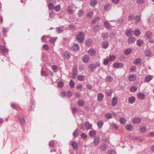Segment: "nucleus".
I'll return each instance as SVG.
<instances>
[{
    "label": "nucleus",
    "instance_id": "1",
    "mask_svg": "<svg viewBox=\"0 0 154 154\" xmlns=\"http://www.w3.org/2000/svg\"><path fill=\"white\" fill-rule=\"evenodd\" d=\"M100 66V63L99 61H97L95 63H91L89 64L88 68L89 70L91 72H93L97 67Z\"/></svg>",
    "mask_w": 154,
    "mask_h": 154
},
{
    "label": "nucleus",
    "instance_id": "2",
    "mask_svg": "<svg viewBox=\"0 0 154 154\" xmlns=\"http://www.w3.org/2000/svg\"><path fill=\"white\" fill-rule=\"evenodd\" d=\"M84 32H81L77 34L76 39L78 42L79 43H82L84 41Z\"/></svg>",
    "mask_w": 154,
    "mask_h": 154
},
{
    "label": "nucleus",
    "instance_id": "3",
    "mask_svg": "<svg viewBox=\"0 0 154 154\" xmlns=\"http://www.w3.org/2000/svg\"><path fill=\"white\" fill-rule=\"evenodd\" d=\"M113 66L116 68H122L124 66V65L122 63L116 62L113 64Z\"/></svg>",
    "mask_w": 154,
    "mask_h": 154
},
{
    "label": "nucleus",
    "instance_id": "4",
    "mask_svg": "<svg viewBox=\"0 0 154 154\" xmlns=\"http://www.w3.org/2000/svg\"><path fill=\"white\" fill-rule=\"evenodd\" d=\"M137 77V76L135 74H132L129 76L128 79L131 82H134L136 80Z\"/></svg>",
    "mask_w": 154,
    "mask_h": 154
},
{
    "label": "nucleus",
    "instance_id": "5",
    "mask_svg": "<svg viewBox=\"0 0 154 154\" xmlns=\"http://www.w3.org/2000/svg\"><path fill=\"white\" fill-rule=\"evenodd\" d=\"M79 45L77 43H75L71 48L72 50L75 51L79 49Z\"/></svg>",
    "mask_w": 154,
    "mask_h": 154
},
{
    "label": "nucleus",
    "instance_id": "6",
    "mask_svg": "<svg viewBox=\"0 0 154 154\" xmlns=\"http://www.w3.org/2000/svg\"><path fill=\"white\" fill-rule=\"evenodd\" d=\"M63 58L67 60L69 59L71 57L69 53L66 51L63 53Z\"/></svg>",
    "mask_w": 154,
    "mask_h": 154
},
{
    "label": "nucleus",
    "instance_id": "7",
    "mask_svg": "<svg viewBox=\"0 0 154 154\" xmlns=\"http://www.w3.org/2000/svg\"><path fill=\"white\" fill-rule=\"evenodd\" d=\"M90 57L88 55H85L82 58V60L83 62L86 63L89 61Z\"/></svg>",
    "mask_w": 154,
    "mask_h": 154
},
{
    "label": "nucleus",
    "instance_id": "8",
    "mask_svg": "<svg viewBox=\"0 0 154 154\" xmlns=\"http://www.w3.org/2000/svg\"><path fill=\"white\" fill-rule=\"evenodd\" d=\"M107 147V145L105 143H103L100 145V151H104L106 150Z\"/></svg>",
    "mask_w": 154,
    "mask_h": 154
},
{
    "label": "nucleus",
    "instance_id": "9",
    "mask_svg": "<svg viewBox=\"0 0 154 154\" xmlns=\"http://www.w3.org/2000/svg\"><path fill=\"white\" fill-rule=\"evenodd\" d=\"M100 140V137H95L94 139L93 143L95 146H97L99 144Z\"/></svg>",
    "mask_w": 154,
    "mask_h": 154
},
{
    "label": "nucleus",
    "instance_id": "10",
    "mask_svg": "<svg viewBox=\"0 0 154 154\" xmlns=\"http://www.w3.org/2000/svg\"><path fill=\"white\" fill-rule=\"evenodd\" d=\"M66 11L69 14H72L73 12V6L72 5L69 6L66 9Z\"/></svg>",
    "mask_w": 154,
    "mask_h": 154
},
{
    "label": "nucleus",
    "instance_id": "11",
    "mask_svg": "<svg viewBox=\"0 0 154 154\" xmlns=\"http://www.w3.org/2000/svg\"><path fill=\"white\" fill-rule=\"evenodd\" d=\"M136 40L135 37L133 36L130 37L128 39V43L129 44H131L134 42Z\"/></svg>",
    "mask_w": 154,
    "mask_h": 154
},
{
    "label": "nucleus",
    "instance_id": "12",
    "mask_svg": "<svg viewBox=\"0 0 154 154\" xmlns=\"http://www.w3.org/2000/svg\"><path fill=\"white\" fill-rule=\"evenodd\" d=\"M88 53L91 56H94L96 54V51L94 49L91 48L88 50Z\"/></svg>",
    "mask_w": 154,
    "mask_h": 154
},
{
    "label": "nucleus",
    "instance_id": "13",
    "mask_svg": "<svg viewBox=\"0 0 154 154\" xmlns=\"http://www.w3.org/2000/svg\"><path fill=\"white\" fill-rule=\"evenodd\" d=\"M141 119L139 117L134 118L133 119V122L134 124H138L141 122Z\"/></svg>",
    "mask_w": 154,
    "mask_h": 154
},
{
    "label": "nucleus",
    "instance_id": "14",
    "mask_svg": "<svg viewBox=\"0 0 154 154\" xmlns=\"http://www.w3.org/2000/svg\"><path fill=\"white\" fill-rule=\"evenodd\" d=\"M0 51L3 53H6L8 51V50L2 45H0Z\"/></svg>",
    "mask_w": 154,
    "mask_h": 154
},
{
    "label": "nucleus",
    "instance_id": "15",
    "mask_svg": "<svg viewBox=\"0 0 154 154\" xmlns=\"http://www.w3.org/2000/svg\"><path fill=\"white\" fill-rule=\"evenodd\" d=\"M85 127L87 130H89L91 128L92 125L88 122H87L85 124Z\"/></svg>",
    "mask_w": 154,
    "mask_h": 154
},
{
    "label": "nucleus",
    "instance_id": "16",
    "mask_svg": "<svg viewBox=\"0 0 154 154\" xmlns=\"http://www.w3.org/2000/svg\"><path fill=\"white\" fill-rule=\"evenodd\" d=\"M117 102V100L116 97H113L112 100V105L113 106H115L116 105Z\"/></svg>",
    "mask_w": 154,
    "mask_h": 154
},
{
    "label": "nucleus",
    "instance_id": "17",
    "mask_svg": "<svg viewBox=\"0 0 154 154\" xmlns=\"http://www.w3.org/2000/svg\"><path fill=\"white\" fill-rule=\"evenodd\" d=\"M104 24L105 27L107 29H110L112 27V26L110 23H108L107 21H104Z\"/></svg>",
    "mask_w": 154,
    "mask_h": 154
},
{
    "label": "nucleus",
    "instance_id": "18",
    "mask_svg": "<svg viewBox=\"0 0 154 154\" xmlns=\"http://www.w3.org/2000/svg\"><path fill=\"white\" fill-rule=\"evenodd\" d=\"M138 98L141 100L143 99L145 97L144 94L142 93H139L137 95Z\"/></svg>",
    "mask_w": 154,
    "mask_h": 154
},
{
    "label": "nucleus",
    "instance_id": "19",
    "mask_svg": "<svg viewBox=\"0 0 154 154\" xmlns=\"http://www.w3.org/2000/svg\"><path fill=\"white\" fill-rule=\"evenodd\" d=\"M103 97L104 95L102 93H100L97 95V100L98 101H101L103 99Z\"/></svg>",
    "mask_w": 154,
    "mask_h": 154
},
{
    "label": "nucleus",
    "instance_id": "20",
    "mask_svg": "<svg viewBox=\"0 0 154 154\" xmlns=\"http://www.w3.org/2000/svg\"><path fill=\"white\" fill-rule=\"evenodd\" d=\"M105 80L107 82H111L112 81L113 78L112 76L109 75L106 77Z\"/></svg>",
    "mask_w": 154,
    "mask_h": 154
},
{
    "label": "nucleus",
    "instance_id": "21",
    "mask_svg": "<svg viewBox=\"0 0 154 154\" xmlns=\"http://www.w3.org/2000/svg\"><path fill=\"white\" fill-rule=\"evenodd\" d=\"M135 100V98L133 96L129 97L128 99V102L132 104L134 103Z\"/></svg>",
    "mask_w": 154,
    "mask_h": 154
},
{
    "label": "nucleus",
    "instance_id": "22",
    "mask_svg": "<svg viewBox=\"0 0 154 154\" xmlns=\"http://www.w3.org/2000/svg\"><path fill=\"white\" fill-rule=\"evenodd\" d=\"M89 134L91 137H94L96 135V132L95 131H91L89 132Z\"/></svg>",
    "mask_w": 154,
    "mask_h": 154
},
{
    "label": "nucleus",
    "instance_id": "23",
    "mask_svg": "<svg viewBox=\"0 0 154 154\" xmlns=\"http://www.w3.org/2000/svg\"><path fill=\"white\" fill-rule=\"evenodd\" d=\"M143 42L141 39L138 40L137 41V44L138 46H141L143 45Z\"/></svg>",
    "mask_w": 154,
    "mask_h": 154
},
{
    "label": "nucleus",
    "instance_id": "24",
    "mask_svg": "<svg viewBox=\"0 0 154 154\" xmlns=\"http://www.w3.org/2000/svg\"><path fill=\"white\" fill-rule=\"evenodd\" d=\"M71 145L74 149H76L78 148V144L74 141H73L72 142Z\"/></svg>",
    "mask_w": 154,
    "mask_h": 154
},
{
    "label": "nucleus",
    "instance_id": "25",
    "mask_svg": "<svg viewBox=\"0 0 154 154\" xmlns=\"http://www.w3.org/2000/svg\"><path fill=\"white\" fill-rule=\"evenodd\" d=\"M153 78L152 76L149 75L146 76L145 78V81L148 82L150 81Z\"/></svg>",
    "mask_w": 154,
    "mask_h": 154
},
{
    "label": "nucleus",
    "instance_id": "26",
    "mask_svg": "<svg viewBox=\"0 0 154 154\" xmlns=\"http://www.w3.org/2000/svg\"><path fill=\"white\" fill-rule=\"evenodd\" d=\"M79 134V130L78 128H76V129L74 131L73 133V135L74 137H76L78 136Z\"/></svg>",
    "mask_w": 154,
    "mask_h": 154
},
{
    "label": "nucleus",
    "instance_id": "27",
    "mask_svg": "<svg viewBox=\"0 0 154 154\" xmlns=\"http://www.w3.org/2000/svg\"><path fill=\"white\" fill-rule=\"evenodd\" d=\"M52 68L54 72H56L58 71V68L56 65H53L52 66Z\"/></svg>",
    "mask_w": 154,
    "mask_h": 154
},
{
    "label": "nucleus",
    "instance_id": "28",
    "mask_svg": "<svg viewBox=\"0 0 154 154\" xmlns=\"http://www.w3.org/2000/svg\"><path fill=\"white\" fill-rule=\"evenodd\" d=\"M126 128L127 130L131 131L133 130V127L132 125L129 124L126 126Z\"/></svg>",
    "mask_w": 154,
    "mask_h": 154
},
{
    "label": "nucleus",
    "instance_id": "29",
    "mask_svg": "<svg viewBox=\"0 0 154 154\" xmlns=\"http://www.w3.org/2000/svg\"><path fill=\"white\" fill-rule=\"evenodd\" d=\"M99 25L97 24L94 27L93 31L94 32H96L100 29V27Z\"/></svg>",
    "mask_w": 154,
    "mask_h": 154
},
{
    "label": "nucleus",
    "instance_id": "30",
    "mask_svg": "<svg viewBox=\"0 0 154 154\" xmlns=\"http://www.w3.org/2000/svg\"><path fill=\"white\" fill-rule=\"evenodd\" d=\"M111 8V6L109 4H108L104 6V9L106 11H107L110 10Z\"/></svg>",
    "mask_w": 154,
    "mask_h": 154
},
{
    "label": "nucleus",
    "instance_id": "31",
    "mask_svg": "<svg viewBox=\"0 0 154 154\" xmlns=\"http://www.w3.org/2000/svg\"><path fill=\"white\" fill-rule=\"evenodd\" d=\"M112 115L110 113H109L106 114L105 115V117L106 118L108 119H111L112 118Z\"/></svg>",
    "mask_w": 154,
    "mask_h": 154
},
{
    "label": "nucleus",
    "instance_id": "32",
    "mask_svg": "<svg viewBox=\"0 0 154 154\" xmlns=\"http://www.w3.org/2000/svg\"><path fill=\"white\" fill-rule=\"evenodd\" d=\"M56 31L57 33H60L63 31V29L61 27H58L56 28Z\"/></svg>",
    "mask_w": 154,
    "mask_h": 154
},
{
    "label": "nucleus",
    "instance_id": "33",
    "mask_svg": "<svg viewBox=\"0 0 154 154\" xmlns=\"http://www.w3.org/2000/svg\"><path fill=\"white\" fill-rule=\"evenodd\" d=\"M145 36L147 38H150V37L152 36V33L149 31H147L146 33L145 34Z\"/></svg>",
    "mask_w": 154,
    "mask_h": 154
},
{
    "label": "nucleus",
    "instance_id": "34",
    "mask_svg": "<svg viewBox=\"0 0 154 154\" xmlns=\"http://www.w3.org/2000/svg\"><path fill=\"white\" fill-rule=\"evenodd\" d=\"M145 53L146 57H148L151 54V52L149 49H147Z\"/></svg>",
    "mask_w": 154,
    "mask_h": 154
},
{
    "label": "nucleus",
    "instance_id": "35",
    "mask_svg": "<svg viewBox=\"0 0 154 154\" xmlns=\"http://www.w3.org/2000/svg\"><path fill=\"white\" fill-rule=\"evenodd\" d=\"M77 103L79 106H83L84 104V102L83 100H81L78 101Z\"/></svg>",
    "mask_w": 154,
    "mask_h": 154
},
{
    "label": "nucleus",
    "instance_id": "36",
    "mask_svg": "<svg viewBox=\"0 0 154 154\" xmlns=\"http://www.w3.org/2000/svg\"><path fill=\"white\" fill-rule=\"evenodd\" d=\"M110 128L114 130H117L118 129L117 126L115 124L111 125L110 126Z\"/></svg>",
    "mask_w": 154,
    "mask_h": 154
},
{
    "label": "nucleus",
    "instance_id": "37",
    "mask_svg": "<svg viewBox=\"0 0 154 154\" xmlns=\"http://www.w3.org/2000/svg\"><path fill=\"white\" fill-rule=\"evenodd\" d=\"M97 3V0H92L90 2V4L92 7H94Z\"/></svg>",
    "mask_w": 154,
    "mask_h": 154
},
{
    "label": "nucleus",
    "instance_id": "38",
    "mask_svg": "<svg viewBox=\"0 0 154 154\" xmlns=\"http://www.w3.org/2000/svg\"><path fill=\"white\" fill-rule=\"evenodd\" d=\"M112 91L111 90H107L106 91V95L108 96H110L111 95L112 93Z\"/></svg>",
    "mask_w": 154,
    "mask_h": 154
},
{
    "label": "nucleus",
    "instance_id": "39",
    "mask_svg": "<svg viewBox=\"0 0 154 154\" xmlns=\"http://www.w3.org/2000/svg\"><path fill=\"white\" fill-rule=\"evenodd\" d=\"M141 61V60L140 59V58H138L134 62V63L135 65H138L139 63H140Z\"/></svg>",
    "mask_w": 154,
    "mask_h": 154
},
{
    "label": "nucleus",
    "instance_id": "40",
    "mask_svg": "<svg viewBox=\"0 0 154 154\" xmlns=\"http://www.w3.org/2000/svg\"><path fill=\"white\" fill-rule=\"evenodd\" d=\"M140 33V31L138 29H136L134 31V35L136 36H139Z\"/></svg>",
    "mask_w": 154,
    "mask_h": 154
},
{
    "label": "nucleus",
    "instance_id": "41",
    "mask_svg": "<svg viewBox=\"0 0 154 154\" xmlns=\"http://www.w3.org/2000/svg\"><path fill=\"white\" fill-rule=\"evenodd\" d=\"M85 77L84 75H79L78 77V79L79 81H82L84 80Z\"/></svg>",
    "mask_w": 154,
    "mask_h": 154
},
{
    "label": "nucleus",
    "instance_id": "42",
    "mask_svg": "<svg viewBox=\"0 0 154 154\" xmlns=\"http://www.w3.org/2000/svg\"><path fill=\"white\" fill-rule=\"evenodd\" d=\"M99 19L98 17H95L94 19L91 22V24H94L96 23V22H97L99 20Z\"/></svg>",
    "mask_w": 154,
    "mask_h": 154
},
{
    "label": "nucleus",
    "instance_id": "43",
    "mask_svg": "<svg viewBox=\"0 0 154 154\" xmlns=\"http://www.w3.org/2000/svg\"><path fill=\"white\" fill-rule=\"evenodd\" d=\"M110 61H112L116 59V57L114 55H111L109 57L108 59Z\"/></svg>",
    "mask_w": 154,
    "mask_h": 154
},
{
    "label": "nucleus",
    "instance_id": "44",
    "mask_svg": "<svg viewBox=\"0 0 154 154\" xmlns=\"http://www.w3.org/2000/svg\"><path fill=\"white\" fill-rule=\"evenodd\" d=\"M97 124L98 128H101L103 125V122L102 121H99Z\"/></svg>",
    "mask_w": 154,
    "mask_h": 154
},
{
    "label": "nucleus",
    "instance_id": "45",
    "mask_svg": "<svg viewBox=\"0 0 154 154\" xmlns=\"http://www.w3.org/2000/svg\"><path fill=\"white\" fill-rule=\"evenodd\" d=\"M69 85L71 88H72L74 87L75 85V82L72 80H70L69 83Z\"/></svg>",
    "mask_w": 154,
    "mask_h": 154
},
{
    "label": "nucleus",
    "instance_id": "46",
    "mask_svg": "<svg viewBox=\"0 0 154 154\" xmlns=\"http://www.w3.org/2000/svg\"><path fill=\"white\" fill-rule=\"evenodd\" d=\"M137 90V87L135 86H133L130 88V91L132 92H134Z\"/></svg>",
    "mask_w": 154,
    "mask_h": 154
},
{
    "label": "nucleus",
    "instance_id": "47",
    "mask_svg": "<svg viewBox=\"0 0 154 154\" xmlns=\"http://www.w3.org/2000/svg\"><path fill=\"white\" fill-rule=\"evenodd\" d=\"M93 12L92 11H90L88 14L87 16L88 18H90L93 16Z\"/></svg>",
    "mask_w": 154,
    "mask_h": 154
},
{
    "label": "nucleus",
    "instance_id": "48",
    "mask_svg": "<svg viewBox=\"0 0 154 154\" xmlns=\"http://www.w3.org/2000/svg\"><path fill=\"white\" fill-rule=\"evenodd\" d=\"M131 50L130 49H127L125 50L124 52L125 54L126 55H128L131 53Z\"/></svg>",
    "mask_w": 154,
    "mask_h": 154
},
{
    "label": "nucleus",
    "instance_id": "49",
    "mask_svg": "<svg viewBox=\"0 0 154 154\" xmlns=\"http://www.w3.org/2000/svg\"><path fill=\"white\" fill-rule=\"evenodd\" d=\"M55 10L56 11H59L61 10V7L60 5H56L55 8Z\"/></svg>",
    "mask_w": 154,
    "mask_h": 154
},
{
    "label": "nucleus",
    "instance_id": "50",
    "mask_svg": "<svg viewBox=\"0 0 154 154\" xmlns=\"http://www.w3.org/2000/svg\"><path fill=\"white\" fill-rule=\"evenodd\" d=\"M19 119L20 124L23 125H24L25 124V122L23 118H20Z\"/></svg>",
    "mask_w": 154,
    "mask_h": 154
},
{
    "label": "nucleus",
    "instance_id": "51",
    "mask_svg": "<svg viewBox=\"0 0 154 154\" xmlns=\"http://www.w3.org/2000/svg\"><path fill=\"white\" fill-rule=\"evenodd\" d=\"M108 59H104L103 60V64L104 65H107L109 62Z\"/></svg>",
    "mask_w": 154,
    "mask_h": 154
},
{
    "label": "nucleus",
    "instance_id": "52",
    "mask_svg": "<svg viewBox=\"0 0 154 154\" xmlns=\"http://www.w3.org/2000/svg\"><path fill=\"white\" fill-rule=\"evenodd\" d=\"M108 46V44L107 42H104L103 43L102 46L104 48H106Z\"/></svg>",
    "mask_w": 154,
    "mask_h": 154
},
{
    "label": "nucleus",
    "instance_id": "53",
    "mask_svg": "<svg viewBox=\"0 0 154 154\" xmlns=\"http://www.w3.org/2000/svg\"><path fill=\"white\" fill-rule=\"evenodd\" d=\"M57 85L59 88H61L63 86V83L62 81L59 82L57 84Z\"/></svg>",
    "mask_w": 154,
    "mask_h": 154
},
{
    "label": "nucleus",
    "instance_id": "54",
    "mask_svg": "<svg viewBox=\"0 0 154 154\" xmlns=\"http://www.w3.org/2000/svg\"><path fill=\"white\" fill-rule=\"evenodd\" d=\"M83 86L81 84H79L76 86V88L78 90H81Z\"/></svg>",
    "mask_w": 154,
    "mask_h": 154
},
{
    "label": "nucleus",
    "instance_id": "55",
    "mask_svg": "<svg viewBox=\"0 0 154 154\" xmlns=\"http://www.w3.org/2000/svg\"><path fill=\"white\" fill-rule=\"evenodd\" d=\"M48 7L50 10H52L54 7V5L52 3H49L48 5Z\"/></svg>",
    "mask_w": 154,
    "mask_h": 154
},
{
    "label": "nucleus",
    "instance_id": "56",
    "mask_svg": "<svg viewBox=\"0 0 154 154\" xmlns=\"http://www.w3.org/2000/svg\"><path fill=\"white\" fill-rule=\"evenodd\" d=\"M83 13V11L82 9H80L78 12V16L79 17H81Z\"/></svg>",
    "mask_w": 154,
    "mask_h": 154
},
{
    "label": "nucleus",
    "instance_id": "57",
    "mask_svg": "<svg viewBox=\"0 0 154 154\" xmlns=\"http://www.w3.org/2000/svg\"><path fill=\"white\" fill-rule=\"evenodd\" d=\"M120 123L122 124H125L126 122V120L124 118H120L119 120Z\"/></svg>",
    "mask_w": 154,
    "mask_h": 154
},
{
    "label": "nucleus",
    "instance_id": "58",
    "mask_svg": "<svg viewBox=\"0 0 154 154\" xmlns=\"http://www.w3.org/2000/svg\"><path fill=\"white\" fill-rule=\"evenodd\" d=\"M102 37L103 39H106L108 37V34L106 33H103L102 34Z\"/></svg>",
    "mask_w": 154,
    "mask_h": 154
},
{
    "label": "nucleus",
    "instance_id": "59",
    "mask_svg": "<svg viewBox=\"0 0 154 154\" xmlns=\"http://www.w3.org/2000/svg\"><path fill=\"white\" fill-rule=\"evenodd\" d=\"M134 18V16L133 14H130L128 16V20H131Z\"/></svg>",
    "mask_w": 154,
    "mask_h": 154
},
{
    "label": "nucleus",
    "instance_id": "60",
    "mask_svg": "<svg viewBox=\"0 0 154 154\" xmlns=\"http://www.w3.org/2000/svg\"><path fill=\"white\" fill-rule=\"evenodd\" d=\"M49 36L48 35H44L42 37V41L43 42L45 41L46 40L47 38Z\"/></svg>",
    "mask_w": 154,
    "mask_h": 154
},
{
    "label": "nucleus",
    "instance_id": "61",
    "mask_svg": "<svg viewBox=\"0 0 154 154\" xmlns=\"http://www.w3.org/2000/svg\"><path fill=\"white\" fill-rule=\"evenodd\" d=\"M126 35L128 37H130L132 36V34L127 30L126 32Z\"/></svg>",
    "mask_w": 154,
    "mask_h": 154
},
{
    "label": "nucleus",
    "instance_id": "62",
    "mask_svg": "<svg viewBox=\"0 0 154 154\" xmlns=\"http://www.w3.org/2000/svg\"><path fill=\"white\" fill-rule=\"evenodd\" d=\"M72 95V92L70 91H68L67 92V96L68 98H70Z\"/></svg>",
    "mask_w": 154,
    "mask_h": 154
},
{
    "label": "nucleus",
    "instance_id": "63",
    "mask_svg": "<svg viewBox=\"0 0 154 154\" xmlns=\"http://www.w3.org/2000/svg\"><path fill=\"white\" fill-rule=\"evenodd\" d=\"M144 2V0H137V3L139 4H143Z\"/></svg>",
    "mask_w": 154,
    "mask_h": 154
},
{
    "label": "nucleus",
    "instance_id": "64",
    "mask_svg": "<svg viewBox=\"0 0 154 154\" xmlns=\"http://www.w3.org/2000/svg\"><path fill=\"white\" fill-rule=\"evenodd\" d=\"M49 144L50 146L53 147L54 145V142L53 140L50 141Z\"/></svg>",
    "mask_w": 154,
    "mask_h": 154
}]
</instances>
